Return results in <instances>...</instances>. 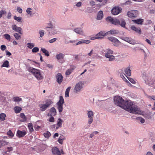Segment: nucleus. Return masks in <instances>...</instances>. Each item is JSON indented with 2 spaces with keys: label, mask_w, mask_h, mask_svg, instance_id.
<instances>
[{
  "label": "nucleus",
  "mask_w": 155,
  "mask_h": 155,
  "mask_svg": "<svg viewBox=\"0 0 155 155\" xmlns=\"http://www.w3.org/2000/svg\"><path fill=\"white\" fill-rule=\"evenodd\" d=\"M65 56V54L62 53H60L57 54L56 56V58L58 60L63 59Z\"/></svg>",
  "instance_id": "26"
},
{
  "label": "nucleus",
  "mask_w": 155,
  "mask_h": 155,
  "mask_svg": "<svg viewBox=\"0 0 155 155\" xmlns=\"http://www.w3.org/2000/svg\"><path fill=\"white\" fill-rule=\"evenodd\" d=\"M6 115L4 113H2L0 114V120L2 121H4L5 120V117Z\"/></svg>",
  "instance_id": "39"
},
{
  "label": "nucleus",
  "mask_w": 155,
  "mask_h": 155,
  "mask_svg": "<svg viewBox=\"0 0 155 155\" xmlns=\"http://www.w3.org/2000/svg\"><path fill=\"white\" fill-rule=\"evenodd\" d=\"M132 21H134L135 23L138 25H142L143 21V20L142 19L140 18L137 20H133Z\"/></svg>",
  "instance_id": "27"
},
{
  "label": "nucleus",
  "mask_w": 155,
  "mask_h": 155,
  "mask_svg": "<svg viewBox=\"0 0 155 155\" xmlns=\"http://www.w3.org/2000/svg\"><path fill=\"white\" fill-rule=\"evenodd\" d=\"M27 47L30 49L32 48L35 46V44L32 43H27Z\"/></svg>",
  "instance_id": "41"
},
{
  "label": "nucleus",
  "mask_w": 155,
  "mask_h": 155,
  "mask_svg": "<svg viewBox=\"0 0 155 155\" xmlns=\"http://www.w3.org/2000/svg\"><path fill=\"white\" fill-rule=\"evenodd\" d=\"M51 135V133L49 131H47L44 134L45 137L46 138L49 137Z\"/></svg>",
  "instance_id": "46"
},
{
  "label": "nucleus",
  "mask_w": 155,
  "mask_h": 155,
  "mask_svg": "<svg viewBox=\"0 0 155 155\" xmlns=\"http://www.w3.org/2000/svg\"><path fill=\"white\" fill-rule=\"evenodd\" d=\"M137 120L140 121L142 124L144 123L145 122V120L143 118L141 117H138L137 118Z\"/></svg>",
  "instance_id": "50"
},
{
  "label": "nucleus",
  "mask_w": 155,
  "mask_h": 155,
  "mask_svg": "<svg viewBox=\"0 0 155 155\" xmlns=\"http://www.w3.org/2000/svg\"><path fill=\"white\" fill-rule=\"evenodd\" d=\"M107 35V32L103 31H101L96 34L98 39H102L104 36Z\"/></svg>",
  "instance_id": "17"
},
{
  "label": "nucleus",
  "mask_w": 155,
  "mask_h": 155,
  "mask_svg": "<svg viewBox=\"0 0 155 155\" xmlns=\"http://www.w3.org/2000/svg\"><path fill=\"white\" fill-rule=\"evenodd\" d=\"M14 110L15 113H19L21 110V108L19 107H15L14 108Z\"/></svg>",
  "instance_id": "34"
},
{
  "label": "nucleus",
  "mask_w": 155,
  "mask_h": 155,
  "mask_svg": "<svg viewBox=\"0 0 155 155\" xmlns=\"http://www.w3.org/2000/svg\"><path fill=\"white\" fill-rule=\"evenodd\" d=\"M133 30L135 31L136 33L140 34L141 33V29L140 28H137L134 25H132L130 27Z\"/></svg>",
  "instance_id": "19"
},
{
  "label": "nucleus",
  "mask_w": 155,
  "mask_h": 155,
  "mask_svg": "<svg viewBox=\"0 0 155 155\" xmlns=\"http://www.w3.org/2000/svg\"><path fill=\"white\" fill-rule=\"evenodd\" d=\"M6 48V46L4 45H2L1 46V49L2 51H4Z\"/></svg>",
  "instance_id": "62"
},
{
  "label": "nucleus",
  "mask_w": 155,
  "mask_h": 155,
  "mask_svg": "<svg viewBox=\"0 0 155 155\" xmlns=\"http://www.w3.org/2000/svg\"><path fill=\"white\" fill-rule=\"evenodd\" d=\"M20 116L22 119L20 120L21 122H24L26 121V118L25 116L23 113H21Z\"/></svg>",
  "instance_id": "36"
},
{
  "label": "nucleus",
  "mask_w": 155,
  "mask_h": 155,
  "mask_svg": "<svg viewBox=\"0 0 155 155\" xmlns=\"http://www.w3.org/2000/svg\"><path fill=\"white\" fill-rule=\"evenodd\" d=\"M91 41L87 40H82L78 41L76 44V45H78L83 44H88Z\"/></svg>",
  "instance_id": "25"
},
{
  "label": "nucleus",
  "mask_w": 155,
  "mask_h": 155,
  "mask_svg": "<svg viewBox=\"0 0 155 155\" xmlns=\"http://www.w3.org/2000/svg\"><path fill=\"white\" fill-rule=\"evenodd\" d=\"M122 9L119 7H115L111 10V13L114 15H117L119 14L121 12Z\"/></svg>",
  "instance_id": "12"
},
{
  "label": "nucleus",
  "mask_w": 155,
  "mask_h": 155,
  "mask_svg": "<svg viewBox=\"0 0 155 155\" xmlns=\"http://www.w3.org/2000/svg\"><path fill=\"white\" fill-rule=\"evenodd\" d=\"M144 80L145 83L149 85L152 84L153 83V81L150 78H148L146 79H145Z\"/></svg>",
  "instance_id": "28"
},
{
  "label": "nucleus",
  "mask_w": 155,
  "mask_h": 155,
  "mask_svg": "<svg viewBox=\"0 0 155 155\" xmlns=\"http://www.w3.org/2000/svg\"><path fill=\"white\" fill-rule=\"evenodd\" d=\"M107 32V35L110 34L112 35H114L116 34H117L118 33V30H111L109 31H108Z\"/></svg>",
  "instance_id": "30"
},
{
  "label": "nucleus",
  "mask_w": 155,
  "mask_h": 155,
  "mask_svg": "<svg viewBox=\"0 0 155 155\" xmlns=\"http://www.w3.org/2000/svg\"><path fill=\"white\" fill-rule=\"evenodd\" d=\"M63 122V120L61 118H58L57 120V126L56 129H58V128L62 127V124Z\"/></svg>",
  "instance_id": "20"
},
{
  "label": "nucleus",
  "mask_w": 155,
  "mask_h": 155,
  "mask_svg": "<svg viewBox=\"0 0 155 155\" xmlns=\"http://www.w3.org/2000/svg\"><path fill=\"white\" fill-rule=\"evenodd\" d=\"M75 66H72L71 68L68 69L66 72L65 74L66 75H69L74 70L75 68Z\"/></svg>",
  "instance_id": "23"
},
{
  "label": "nucleus",
  "mask_w": 155,
  "mask_h": 155,
  "mask_svg": "<svg viewBox=\"0 0 155 155\" xmlns=\"http://www.w3.org/2000/svg\"><path fill=\"white\" fill-rule=\"evenodd\" d=\"M138 15V12L137 10H133L129 11L127 12L128 16L131 18H134Z\"/></svg>",
  "instance_id": "11"
},
{
  "label": "nucleus",
  "mask_w": 155,
  "mask_h": 155,
  "mask_svg": "<svg viewBox=\"0 0 155 155\" xmlns=\"http://www.w3.org/2000/svg\"><path fill=\"white\" fill-rule=\"evenodd\" d=\"M84 84V83L83 81L78 82L75 86L74 88V92L76 94L80 93L83 87Z\"/></svg>",
  "instance_id": "4"
},
{
  "label": "nucleus",
  "mask_w": 155,
  "mask_h": 155,
  "mask_svg": "<svg viewBox=\"0 0 155 155\" xmlns=\"http://www.w3.org/2000/svg\"><path fill=\"white\" fill-rule=\"evenodd\" d=\"M47 28H50L54 29L55 28V25L51 23H48V25L46 27Z\"/></svg>",
  "instance_id": "33"
},
{
  "label": "nucleus",
  "mask_w": 155,
  "mask_h": 155,
  "mask_svg": "<svg viewBox=\"0 0 155 155\" xmlns=\"http://www.w3.org/2000/svg\"><path fill=\"white\" fill-rule=\"evenodd\" d=\"M17 10L19 13H21L22 12V9L20 7H17Z\"/></svg>",
  "instance_id": "57"
},
{
  "label": "nucleus",
  "mask_w": 155,
  "mask_h": 155,
  "mask_svg": "<svg viewBox=\"0 0 155 155\" xmlns=\"http://www.w3.org/2000/svg\"><path fill=\"white\" fill-rule=\"evenodd\" d=\"M14 19L19 22H21L22 18L21 17H17L16 15L14 16Z\"/></svg>",
  "instance_id": "37"
},
{
  "label": "nucleus",
  "mask_w": 155,
  "mask_h": 155,
  "mask_svg": "<svg viewBox=\"0 0 155 155\" xmlns=\"http://www.w3.org/2000/svg\"><path fill=\"white\" fill-rule=\"evenodd\" d=\"M27 134L25 131H21L18 130L17 131V135L19 138H21L23 137Z\"/></svg>",
  "instance_id": "18"
},
{
  "label": "nucleus",
  "mask_w": 155,
  "mask_h": 155,
  "mask_svg": "<svg viewBox=\"0 0 155 155\" xmlns=\"http://www.w3.org/2000/svg\"><path fill=\"white\" fill-rule=\"evenodd\" d=\"M126 23L124 20L123 19L120 20L119 24L122 27L125 28Z\"/></svg>",
  "instance_id": "38"
},
{
  "label": "nucleus",
  "mask_w": 155,
  "mask_h": 155,
  "mask_svg": "<svg viewBox=\"0 0 155 155\" xmlns=\"http://www.w3.org/2000/svg\"><path fill=\"white\" fill-rule=\"evenodd\" d=\"M39 50V48L38 47H35L32 50V51L33 53H36L38 52Z\"/></svg>",
  "instance_id": "51"
},
{
  "label": "nucleus",
  "mask_w": 155,
  "mask_h": 155,
  "mask_svg": "<svg viewBox=\"0 0 155 155\" xmlns=\"http://www.w3.org/2000/svg\"><path fill=\"white\" fill-rule=\"evenodd\" d=\"M6 13V12L4 10L0 11V18H1L2 15Z\"/></svg>",
  "instance_id": "60"
},
{
  "label": "nucleus",
  "mask_w": 155,
  "mask_h": 155,
  "mask_svg": "<svg viewBox=\"0 0 155 155\" xmlns=\"http://www.w3.org/2000/svg\"><path fill=\"white\" fill-rule=\"evenodd\" d=\"M51 151L53 155H61L60 151L59 150V149L57 147H52Z\"/></svg>",
  "instance_id": "14"
},
{
  "label": "nucleus",
  "mask_w": 155,
  "mask_h": 155,
  "mask_svg": "<svg viewBox=\"0 0 155 155\" xmlns=\"http://www.w3.org/2000/svg\"><path fill=\"white\" fill-rule=\"evenodd\" d=\"M115 104L117 105L122 107L125 101L119 96H115L114 98Z\"/></svg>",
  "instance_id": "6"
},
{
  "label": "nucleus",
  "mask_w": 155,
  "mask_h": 155,
  "mask_svg": "<svg viewBox=\"0 0 155 155\" xmlns=\"http://www.w3.org/2000/svg\"><path fill=\"white\" fill-rule=\"evenodd\" d=\"M27 70L29 72L31 73L37 80H40L43 79V76L40 70L31 67L28 68Z\"/></svg>",
  "instance_id": "2"
},
{
  "label": "nucleus",
  "mask_w": 155,
  "mask_h": 155,
  "mask_svg": "<svg viewBox=\"0 0 155 155\" xmlns=\"http://www.w3.org/2000/svg\"><path fill=\"white\" fill-rule=\"evenodd\" d=\"M74 31L76 33L81 35H83L84 34V32L83 29L80 28H75Z\"/></svg>",
  "instance_id": "22"
},
{
  "label": "nucleus",
  "mask_w": 155,
  "mask_h": 155,
  "mask_svg": "<svg viewBox=\"0 0 155 155\" xmlns=\"http://www.w3.org/2000/svg\"><path fill=\"white\" fill-rule=\"evenodd\" d=\"M57 40V38H52L49 41V42L50 43H52L55 41L56 40Z\"/></svg>",
  "instance_id": "58"
},
{
  "label": "nucleus",
  "mask_w": 155,
  "mask_h": 155,
  "mask_svg": "<svg viewBox=\"0 0 155 155\" xmlns=\"http://www.w3.org/2000/svg\"><path fill=\"white\" fill-rule=\"evenodd\" d=\"M41 128V127L38 126H35L34 127L35 130L36 131H38Z\"/></svg>",
  "instance_id": "64"
},
{
  "label": "nucleus",
  "mask_w": 155,
  "mask_h": 155,
  "mask_svg": "<svg viewBox=\"0 0 155 155\" xmlns=\"http://www.w3.org/2000/svg\"><path fill=\"white\" fill-rule=\"evenodd\" d=\"M113 51L112 50L109 48L107 49L105 56V57L108 59L109 61H112L115 60V57L113 55Z\"/></svg>",
  "instance_id": "3"
},
{
  "label": "nucleus",
  "mask_w": 155,
  "mask_h": 155,
  "mask_svg": "<svg viewBox=\"0 0 155 155\" xmlns=\"http://www.w3.org/2000/svg\"><path fill=\"white\" fill-rule=\"evenodd\" d=\"M28 127L29 130L30 132H33L34 130V129L32 124L31 123H29L28 124Z\"/></svg>",
  "instance_id": "40"
},
{
  "label": "nucleus",
  "mask_w": 155,
  "mask_h": 155,
  "mask_svg": "<svg viewBox=\"0 0 155 155\" xmlns=\"http://www.w3.org/2000/svg\"><path fill=\"white\" fill-rule=\"evenodd\" d=\"M14 36L15 37L16 39L18 40L21 38V36L17 33H15L14 34Z\"/></svg>",
  "instance_id": "43"
},
{
  "label": "nucleus",
  "mask_w": 155,
  "mask_h": 155,
  "mask_svg": "<svg viewBox=\"0 0 155 155\" xmlns=\"http://www.w3.org/2000/svg\"><path fill=\"white\" fill-rule=\"evenodd\" d=\"M9 62L8 61L6 60L4 61L3 64L1 66V68L6 67L8 68L9 66Z\"/></svg>",
  "instance_id": "29"
},
{
  "label": "nucleus",
  "mask_w": 155,
  "mask_h": 155,
  "mask_svg": "<svg viewBox=\"0 0 155 155\" xmlns=\"http://www.w3.org/2000/svg\"><path fill=\"white\" fill-rule=\"evenodd\" d=\"M52 101L50 100H48L45 104H41L39 105L40 110L41 111H45L52 103Z\"/></svg>",
  "instance_id": "5"
},
{
  "label": "nucleus",
  "mask_w": 155,
  "mask_h": 155,
  "mask_svg": "<svg viewBox=\"0 0 155 155\" xmlns=\"http://www.w3.org/2000/svg\"><path fill=\"white\" fill-rule=\"evenodd\" d=\"M120 77H121V78L123 79V80L126 81V82H128L127 80L125 78L124 75L123 74H120Z\"/></svg>",
  "instance_id": "59"
},
{
  "label": "nucleus",
  "mask_w": 155,
  "mask_h": 155,
  "mask_svg": "<svg viewBox=\"0 0 155 155\" xmlns=\"http://www.w3.org/2000/svg\"><path fill=\"white\" fill-rule=\"evenodd\" d=\"M104 17L103 12L102 11H100L97 14L96 19L97 20H100L102 19Z\"/></svg>",
  "instance_id": "21"
},
{
  "label": "nucleus",
  "mask_w": 155,
  "mask_h": 155,
  "mask_svg": "<svg viewBox=\"0 0 155 155\" xmlns=\"http://www.w3.org/2000/svg\"><path fill=\"white\" fill-rule=\"evenodd\" d=\"M12 28L13 30L18 32L20 34H22L21 32L22 29L21 27H17L16 25L14 24L12 25Z\"/></svg>",
  "instance_id": "13"
},
{
  "label": "nucleus",
  "mask_w": 155,
  "mask_h": 155,
  "mask_svg": "<svg viewBox=\"0 0 155 155\" xmlns=\"http://www.w3.org/2000/svg\"><path fill=\"white\" fill-rule=\"evenodd\" d=\"M82 3L80 2H78L76 4V6L78 7H80Z\"/></svg>",
  "instance_id": "63"
},
{
  "label": "nucleus",
  "mask_w": 155,
  "mask_h": 155,
  "mask_svg": "<svg viewBox=\"0 0 155 155\" xmlns=\"http://www.w3.org/2000/svg\"><path fill=\"white\" fill-rule=\"evenodd\" d=\"M64 103V101L63 97L60 96L59 100L57 103V108L60 113L62 112L63 110V104Z\"/></svg>",
  "instance_id": "7"
},
{
  "label": "nucleus",
  "mask_w": 155,
  "mask_h": 155,
  "mask_svg": "<svg viewBox=\"0 0 155 155\" xmlns=\"http://www.w3.org/2000/svg\"><path fill=\"white\" fill-rule=\"evenodd\" d=\"M7 143L4 141H0V148L2 147L6 144Z\"/></svg>",
  "instance_id": "48"
},
{
  "label": "nucleus",
  "mask_w": 155,
  "mask_h": 155,
  "mask_svg": "<svg viewBox=\"0 0 155 155\" xmlns=\"http://www.w3.org/2000/svg\"><path fill=\"white\" fill-rule=\"evenodd\" d=\"M87 11L88 13H91L93 12V9L92 8L90 7H88L87 8Z\"/></svg>",
  "instance_id": "55"
},
{
  "label": "nucleus",
  "mask_w": 155,
  "mask_h": 155,
  "mask_svg": "<svg viewBox=\"0 0 155 155\" xmlns=\"http://www.w3.org/2000/svg\"><path fill=\"white\" fill-rule=\"evenodd\" d=\"M13 100L15 102H19L21 101L22 99L18 97H15L13 98Z\"/></svg>",
  "instance_id": "44"
},
{
  "label": "nucleus",
  "mask_w": 155,
  "mask_h": 155,
  "mask_svg": "<svg viewBox=\"0 0 155 155\" xmlns=\"http://www.w3.org/2000/svg\"><path fill=\"white\" fill-rule=\"evenodd\" d=\"M41 50L43 53L45 55L48 56L49 55L48 51L45 48H41Z\"/></svg>",
  "instance_id": "32"
},
{
  "label": "nucleus",
  "mask_w": 155,
  "mask_h": 155,
  "mask_svg": "<svg viewBox=\"0 0 155 155\" xmlns=\"http://www.w3.org/2000/svg\"><path fill=\"white\" fill-rule=\"evenodd\" d=\"M87 115L88 118V123L90 124L92 123L94 120V113L92 110L88 111L87 113Z\"/></svg>",
  "instance_id": "10"
},
{
  "label": "nucleus",
  "mask_w": 155,
  "mask_h": 155,
  "mask_svg": "<svg viewBox=\"0 0 155 155\" xmlns=\"http://www.w3.org/2000/svg\"><path fill=\"white\" fill-rule=\"evenodd\" d=\"M57 33V31L55 29H52L49 32V34L51 35H54Z\"/></svg>",
  "instance_id": "47"
},
{
  "label": "nucleus",
  "mask_w": 155,
  "mask_h": 155,
  "mask_svg": "<svg viewBox=\"0 0 155 155\" xmlns=\"http://www.w3.org/2000/svg\"><path fill=\"white\" fill-rule=\"evenodd\" d=\"M32 9L30 8H28L26 10V12L28 15H29L30 16L32 15Z\"/></svg>",
  "instance_id": "35"
},
{
  "label": "nucleus",
  "mask_w": 155,
  "mask_h": 155,
  "mask_svg": "<svg viewBox=\"0 0 155 155\" xmlns=\"http://www.w3.org/2000/svg\"><path fill=\"white\" fill-rule=\"evenodd\" d=\"M121 108L131 113L138 114L141 113L139 109L137 107L134 106L130 101H124Z\"/></svg>",
  "instance_id": "1"
},
{
  "label": "nucleus",
  "mask_w": 155,
  "mask_h": 155,
  "mask_svg": "<svg viewBox=\"0 0 155 155\" xmlns=\"http://www.w3.org/2000/svg\"><path fill=\"white\" fill-rule=\"evenodd\" d=\"M48 121L50 122L53 123L54 122V119L53 117V116H50Z\"/></svg>",
  "instance_id": "54"
},
{
  "label": "nucleus",
  "mask_w": 155,
  "mask_h": 155,
  "mask_svg": "<svg viewBox=\"0 0 155 155\" xmlns=\"http://www.w3.org/2000/svg\"><path fill=\"white\" fill-rule=\"evenodd\" d=\"M39 33L40 35V37L41 38L44 35V31L43 30H40L39 31Z\"/></svg>",
  "instance_id": "52"
},
{
  "label": "nucleus",
  "mask_w": 155,
  "mask_h": 155,
  "mask_svg": "<svg viewBox=\"0 0 155 155\" xmlns=\"http://www.w3.org/2000/svg\"><path fill=\"white\" fill-rule=\"evenodd\" d=\"M98 133V132L97 131H94L89 136V137L90 138H92L95 135L97 134Z\"/></svg>",
  "instance_id": "49"
},
{
  "label": "nucleus",
  "mask_w": 155,
  "mask_h": 155,
  "mask_svg": "<svg viewBox=\"0 0 155 155\" xmlns=\"http://www.w3.org/2000/svg\"><path fill=\"white\" fill-rule=\"evenodd\" d=\"M120 38L122 40L127 42L133 45H134L135 44V43L134 42H133L132 39L129 37H120Z\"/></svg>",
  "instance_id": "16"
},
{
  "label": "nucleus",
  "mask_w": 155,
  "mask_h": 155,
  "mask_svg": "<svg viewBox=\"0 0 155 155\" xmlns=\"http://www.w3.org/2000/svg\"><path fill=\"white\" fill-rule=\"evenodd\" d=\"M56 78L57 82L59 84H61L63 81V77L60 73H58L57 74L56 76Z\"/></svg>",
  "instance_id": "15"
},
{
  "label": "nucleus",
  "mask_w": 155,
  "mask_h": 155,
  "mask_svg": "<svg viewBox=\"0 0 155 155\" xmlns=\"http://www.w3.org/2000/svg\"><path fill=\"white\" fill-rule=\"evenodd\" d=\"M125 72L127 75L130 76L131 75L130 70L129 68H127L124 70Z\"/></svg>",
  "instance_id": "31"
},
{
  "label": "nucleus",
  "mask_w": 155,
  "mask_h": 155,
  "mask_svg": "<svg viewBox=\"0 0 155 155\" xmlns=\"http://www.w3.org/2000/svg\"><path fill=\"white\" fill-rule=\"evenodd\" d=\"M124 75L128 78V80L131 83L133 84H134L135 83V81L133 79L130 78H128L125 74H124Z\"/></svg>",
  "instance_id": "53"
},
{
  "label": "nucleus",
  "mask_w": 155,
  "mask_h": 155,
  "mask_svg": "<svg viewBox=\"0 0 155 155\" xmlns=\"http://www.w3.org/2000/svg\"><path fill=\"white\" fill-rule=\"evenodd\" d=\"M46 66L50 69H52L53 67V65L50 64H46Z\"/></svg>",
  "instance_id": "61"
},
{
  "label": "nucleus",
  "mask_w": 155,
  "mask_h": 155,
  "mask_svg": "<svg viewBox=\"0 0 155 155\" xmlns=\"http://www.w3.org/2000/svg\"><path fill=\"white\" fill-rule=\"evenodd\" d=\"M56 114V110L54 107H52L50 109L49 114L48 115L50 116H54Z\"/></svg>",
  "instance_id": "24"
},
{
  "label": "nucleus",
  "mask_w": 155,
  "mask_h": 155,
  "mask_svg": "<svg viewBox=\"0 0 155 155\" xmlns=\"http://www.w3.org/2000/svg\"><path fill=\"white\" fill-rule=\"evenodd\" d=\"M106 20L107 21L115 25H118L120 24V21L119 20L115 18H113L111 17H107L106 18Z\"/></svg>",
  "instance_id": "8"
},
{
  "label": "nucleus",
  "mask_w": 155,
  "mask_h": 155,
  "mask_svg": "<svg viewBox=\"0 0 155 155\" xmlns=\"http://www.w3.org/2000/svg\"><path fill=\"white\" fill-rule=\"evenodd\" d=\"M64 138L63 136H60L58 139V142L59 143L61 144H62L63 141L64 140Z\"/></svg>",
  "instance_id": "42"
},
{
  "label": "nucleus",
  "mask_w": 155,
  "mask_h": 155,
  "mask_svg": "<svg viewBox=\"0 0 155 155\" xmlns=\"http://www.w3.org/2000/svg\"><path fill=\"white\" fill-rule=\"evenodd\" d=\"M4 36L5 38L8 40L9 41H10L11 37L9 34H5L4 35Z\"/></svg>",
  "instance_id": "45"
},
{
  "label": "nucleus",
  "mask_w": 155,
  "mask_h": 155,
  "mask_svg": "<svg viewBox=\"0 0 155 155\" xmlns=\"http://www.w3.org/2000/svg\"><path fill=\"white\" fill-rule=\"evenodd\" d=\"M7 134L8 135L12 137H13L14 136V134L12 132V131L11 130H9V131H8L7 133Z\"/></svg>",
  "instance_id": "56"
},
{
  "label": "nucleus",
  "mask_w": 155,
  "mask_h": 155,
  "mask_svg": "<svg viewBox=\"0 0 155 155\" xmlns=\"http://www.w3.org/2000/svg\"><path fill=\"white\" fill-rule=\"evenodd\" d=\"M108 39L114 43L113 45L116 47H118L121 43L116 38L113 37H110L108 38Z\"/></svg>",
  "instance_id": "9"
}]
</instances>
